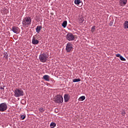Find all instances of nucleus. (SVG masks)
<instances>
[{
    "label": "nucleus",
    "mask_w": 128,
    "mask_h": 128,
    "mask_svg": "<svg viewBox=\"0 0 128 128\" xmlns=\"http://www.w3.org/2000/svg\"><path fill=\"white\" fill-rule=\"evenodd\" d=\"M22 24L24 28H28V26L32 24V18L28 16L24 18L22 21Z\"/></svg>",
    "instance_id": "f257e3e1"
},
{
    "label": "nucleus",
    "mask_w": 128,
    "mask_h": 128,
    "mask_svg": "<svg viewBox=\"0 0 128 128\" xmlns=\"http://www.w3.org/2000/svg\"><path fill=\"white\" fill-rule=\"evenodd\" d=\"M14 96L16 98H20V96H24V92L22 89L19 88H16L14 91Z\"/></svg>",
    "instance_id": "f03ea898"
},
{
    "label": "nucleus",
    "mask_w": 128,
    "mask_h": 128,
    "mask_svg": "<svg viewBox=\"0 0 128 128\" xmlns=\"http://www.w3.org/2000/svg\"><path fill=\"white\" fill-rule=\"evenodd\" d=\"M54 102L56 104H62L64 102V98H62V95H56L54 98Z\"/></svg>",
    "instance_id": "7ed1b4c3"
},
{
    "label": "nucleus",
    "mask_w": 128,
    "mask_h": 128,
    "mask_svg": "<svg viewBox=\"0 0 128 128\" xmlns=\"http://www.w3.org/2000/svg\"><path fill=\"white\" fill-rule=\"evenodd\" d=\"M48 58V56L46 54H41L39 56V59L42 62H46Z\"/></svg>",
    "instance_id": "20e7f679"
},
{
    "label": "nucleus",
    "mask_w": 128,
    "mask_h": 128,
    "mask_svg": "<svg viewBox=\"0 0 128 128\" xmlns=\"http://www.w3.org/2000/svg\"><path fill=\"white\" fill-rule=\"evenodd\" d=\"M40 34L34 35L33 36L32 38V44H38L40 41Z\"/></svg>",
    "instance_id": "39448f33"
},
{
    "label": "nucleus",
    "mask_w": 128,
    "mask_h": 128,
    "mask_svg": "<svg viewBox=\"0 0 128 128\" xmlns=\"http://www.w3.org/2000/svg\"><path fill=\"white\" fill-rule=\"evenodd\" d=\"M66 50L67 52H70L74 50V45L70 42H68L66 46Z\"/></svg>",
    "instance_id": "423d86ee"
},
{
    "label": "nucleus",
    "mask_w": 128,
    "mask_h": 128,
    "mask_svg": "<svg viewBox=\"0 0 128 128\" xmlns=\"http://www.w3.org/2000/svg\"><path fill=\"white\" fill-rule=\"evenodd\" d=\"M8 110V104L6 102L0 104V112H6Z\"/></svg>",
    "instance_id": "0eeeda50"
},
{
    "label": "nucleus",
    "mask_w": 128,
    "mask_h": 128,
    "mask_svg": "<svg viewBox=\"0 0 128 128\" xmlns=\"http://www.w3.org/2000/svg\"><path fill=\"white\" fill-rule=\"evenodd\" d=\"M66 38L67 40L70 42V41L74 40H76V37H74V34L70 32L66 34Z\"/></svg>",
    "instance_id": "6e6552de"
},
{
    "label": "nucleus",
    "mask_w": 128,
    "mask_h": 128,
    "mask_svg": "<svg viewBox=\"0 0 128 128\" xmlns=\"http://www.w3.org/2000/svg\"><path fill=\"white\" fill-rule=\"evenodd\" d=\"M12 31L13 32H14V34H20V28H18V27L14 26L12 28Z\"/></svg>",
    "instance_id": "1a4fd4ad"
},
{
    "label": "nucleus",
    "mask_w": 128,
    "mask_h": 128,
    "mask_svg": "<svg viewBox=\"0 0 128 128\" xmlns=\"http://www.w3.org/2000/svg\"><path fill=\"white\" fill-rule=\"evenodd\" d=\"M128 3L127 0H120L119 4L121 6H126V4Z\"/></svg>",
    "instance_id": "9d476101"
},
{
    "label": "nucleus",
    "mask_w": 128,
    "mask_h": 128,
    "mask_svg": "<svg viewBox=\"0 0 128 128\" xmlns=\"http://www.w3.org/2000/svg\"><path fill=\"white\" fill-rule=\"evenodd\" d=\"M70 96L68 94H65L64 95V100L65 102H68V100H70Z\"/></svg>",
    "instance_id": "9b49d317"
},
{
    "label": "nucleus",
    "mask_w": 128,
    "mask_h": 128,
    "mask_svg": "<svg viewBox=\"0 0 128 128\" xmlns=\"http://www.w3.org/2000/svg\"><path fill=\"white\" fill-rule=\"evenodd\" d=\"M42 26H38L36 28V32L37 34H39L40 32V30H42Z\"/></svg>",
    "instance_id": "f8f14e48"
},
{
    "label": "nucleus",
    "mask_w": 128,
    "mask_h": 128,
    "mask_svg": "<svg viewBox=\"0 0 128 128\" xmlns=\"http://www.w3.org/2000/svg\"><path fill=\"white\" fill-rule=\"evenodd\" d=\"M74 4H77V6H78L80 4L82 6V0H74Z\"/></svg>",
    "instance_id": "ddd939ff"
},
{
    "label": "nucleus",
    "mask_w": 128,
    "mask_h": 128,
    "mask_svg": "<svg viewBox=\"0 0 128 128\" xmlns=\"http://www.w3.org/2000/svg\"><path fill=\"white\" fill-rule=\"evenodd\" d=\"M43 79L46 82H49L50 80V76L48 75H44L43 76Z\"/></svg>",
    "instance_id": "4468645a"
},
{
    "label": "nucleus",
    "mask_w": 128,
    "mask_h": 128,
    "mask_svg": "<svg viewBox=\"0 0 128 128\" xmlns=\"http://www.w3.org/2000/svg\"><path fill=\"white\" fill-rule=\"evenodd\" d=\"M86 100V96H82L78 98L80 102H82V100Z\"/></svg>",
    "instance_id": "2eb2a0df"
},
{
    "label": "nucleus",
    "mask_w": 128,
    "mask_h": 128,
    "mask_svg": "<svg viewBox=\"0 0 128 128\" xmlns=\"http://www.w3.org/2000/svg\"><path fill=\"white\" fill-rule=\"evenodd\" d=\"M4 58L8 60V54L6 53V52H4Z\"/></svg>",
    "instance_id": "dca6fc26"
},
{
    "label": "nucleus",
    "mask_w": 128,
    "mask_h": 128,
    "mask_svg": "<svg viewBox=\"0 0 128 128\" xmlns=\"http://www.w3.org/2000/svg\"><path fill=\"white\" fill-rule=\"evenodd\" d=\"M68 24V22L66 21H64L62 24V26H63V28H66V26Z\"/></svg>",
    "instance_id": "f3484780"
},
{
    "label": "nucleus",
    "mask_w": 128,
    "mask_h": 128,
    "mask_svg": "<svg viewBox=\"0 0 128 128\" xmlns=\"http://www.w3.org/2000/svg\"><path fill=\"white\" fill-rule=\"evenodd\" d=\"M124 28H128V21H126L124 23Z\"/></svg>",
    "instance_id": "a211bd4d"
},
{
    "label": "nucleus",
    "mask_w": 128,
    "mask_h": 128,
    "mask_svg": "<svg viewBox=\"0 0 128 128\" xmlns=\"http://www.w3.org/2000/svg\"><path fill=\"white\" fill-rule=\"evenodd\" d=\"M56 126V124L54 122H52L50 124V126L51 128H54V127Z\"/></svg>",
    "instance_id": "6ab92c4d"
},
{
    "label": "nucleus",
    "mask_w": 128,
    "mask_h": 128,
    "mask_svg": "<svg viewBox=\"0 0 128 128\" xmlns=\"http://www.w3.org/2000/svg\"><path fill=\"white\" fill-rule=\"evenodd\" d=\"M84 18H79V22L80 24H82V22H84Z\"/></svg>",
    "instance_id": "aec40b11"
},
{
    "label": "nucleus",
    "mask_w": 128,
    "mask_h": 128,
    "mask_svg": "<svg viewBox=\"0 0 128 128\" xmlns=\"http://www.w3.org/2000/svg\"><path fill=\"white\" fill-rule=\"evenodd\" d=\"M73 82H80V78H75V79H74L73 80H72Z\"/></svg>",
    "instance_id": "412c9836"
},
{
    "label": "nucleus",
    "mask_w": 128,
    "mask_h": 128,
    "mask_svg": "<svg viewBox=\"0 0 128 128\" xmlns=\"http://www.w3.org/2000/svg\"><path fill=\"white\" fill-rule=\"evenodd\" d=\"M95 30H96V26H93L92 27V29H91L92 32H94Z\"/></svg>",
    "instance_id": "4be33fe9"
},
{
    "label": "nucleus",
    "mask_w": 128,
    "mask_h": 128,
    "mask_svg": "<svg viewBox=\"0 0 128 128\" xmlns=\"http://www.w3.org/2000/svg\"><path fill=\"white\" fill-rule=\"evenodd\" d=\"M39 111L40 112H44V108H40L39 109Z\"/></svg>",
    "instance_id": "5701e85b"
},
{
    "label": "nucleus",
    "mask_w": 128,
    "mask_h": 128,
    "mask_svg": "<svg viewBox=\"0 0 128 128\" xmlns=\"http://www.w3.org/2000/svg\"><path fill=\"white\" fill-rule=\"evenodd\" d=\"M120 60H121L126 61V58H123L122 56H120Z\"/></svg>",
    "instance_id": "b1692460"
},
{
    "label": "nucleus",
    "mask_w": 128,
    "mask_h": 128,
    "mask_svg": "<svg viewBox=\"0 0 128 128\" xmlns=\"http://www.w3.org/2000/svg\"><path fill=\"white\" fill-rule=\"evenodd\" d=\"M20 118H21L22 120H24L26 118V116L24 115H22V116H21Z\"/></svg>",
    "instance_id": "393cba45"
},
{
    "label": "nucleus",
    "mask_w": 128,
    "mask_h": 128,
    "mask_svg": "<svg viewBox=\"0 0 128 128\" xmlns=\"http://www.w3.org/2000/svg\"><path fill=\"white\" fill-rule=\"evenodd\" d=\"M116 56L117 57V58H120V56H120V54H116Z\"/></svg>",
    "instance_id": "a878e982"
},
{
    "label": "nucleus",
    "mask_w": 128,
    "mask_h": 128,
    "mask_svg": "<svg viewBox=\"0 0 128 128\" xmlns=\"http://www.w3.org/2000/svg\"><path fill=\"white\" fill-rule=\"evenodd\" d=\"M125 114H126V112L124 111H123V112L122 113V116H124Z\"/></svg>",
    "instance_id": "bb28decb"
}]
</instances>
